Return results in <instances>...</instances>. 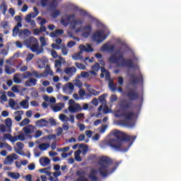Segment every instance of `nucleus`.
Wrapping results in <instances>:
<instances>
[{"label": "nucleus", "mask_w": 181, "mask_h": 181, "mask_svg": "<svg viewBox=\"0 0 181 181\" xmlns=\"http://www.w3.org/2000/svg\"><path fill=\"white\" fill-rule=\"evenodd\" d=\"M107 61L112 64H117V67H124V66H127V67H129V69L134 67L132 60L125 59L124 58V54L121 49H117L115 53L112 54L107 59Z\"/></svg>", "instance_id": "f257e3e1"}, {"label": "nucleus", "mask_w": 181, "mask_h": 181, "mask_svg": "<svg viewBox=\"0 0 181 181\" xmlns=\"http://www.w3.org/2000/svg\"><path fill=\"white\" fill-rule=\"evenodd\" d=\"M113 135L117 138L111 139L107 141V145L114 148L115 149H119L121 148V141H135V137L129 136L119 130L113 131Z\"/></svg>", "instance_id": "f03ea898"}, {"label": "nucleus", "mask_w": 181, "mask_h": 181, "mask_svg": "<svg viewBox=\"0 0 181 181\" xmlns=\"http://www.w3.org/2000/svg\"><path fill=\"white\" fill-rule=\"evenodd\" d=\"M129 84L130 86H134V88H132L129 86L127 97L129 100H136L139 97L138 92H136V89L134 87L136 84V76L132 75Z\"/></svg>", "instance_id": "7ed1b4c3"}, {"label": "nucleus", "mask_w": 181, "mask_h": 181, "mask_svg": "<svg viewBox=\"0 0 181 181\" xmlns=\"http://www.w3.org/2000/svg\"><path fill=\"white\" fill-rule=\"evenodd\" d=\"M112 163V160L111 158L107 156H103L100 158L99 161L100 168L99 172L101 176L105 177L107 176V168H108V165H111Z\"/></svg>", "instance_id": "20e7f679"}, {"label": "nucleus", "mask_w": 181, "mask_h": 181, "mask_svg": "<svg viewBox=\"0 0 181 181\" xmlns=\"http://www.w3.org/2000/svg\"><path fill=\"white\" fill-rule=\"evenodd\" d=\"M80 51L76 52L72 55V59L74 60H83V52H86V53H90V52H94V49L93 47L90 45V44H87L86 45H79Z\"/></svg>", "instance_id": "39448f33"}, {"label": "nucleus", "mask_w": 181, "mask_h": 181, "mask_svg": "<svg viewBox=\"0 0 181 181\" xmlns=\"http://www.w3.org/2000/svg\"><path fill=\"white\" fill-rule=\"evenodd\" d=\"M134 115H135V113L132 110H124L121 113L120 117L123 118L124 124L129 126V122L134 119Z\"/></svg>", "instance_id": "423d86ee"}, {"label": "nucleus", "mask_w": 181, "mask_h": 181, "mask_svg": "<svg viewBox=\"0 0 181 181\" xmlns=\"http://www.w3.org/2000/svg\"><path fill=\"white\" fill-rule=\"evenodd\" d=\"M68 111H69L71 114H75V112L83 111V108H81L80 104L76 103L73 99H70L69 101Z\"/></svg>", "instance_id": "0eeeda50"}, {"label": "nucleus", "mask_w": 181, "mask_h": 181, "mask_svg": "<svg viewBox=\"0 0 181 181\" xmlns=\"http://www.w3.org/2000/svg\"><path fill=\"white\" fill-rule=\"evenodd\" d=\"M105 39H107V37L104 34V31L98 30L93 35V40L97 43H103Z\"/></svg>", "instance_id": "6e6552de"}, {"label": "nucleus", "mask_w": 181, "mask_h": 181, "mask_svg": "<svg viewBox=\"0 0 181 181\" xmlns=\"http://www.w3.org/2000/svg\"><path fill=\"white\" fill-rule=\"evenodd\" d=\"M83 25V21L81 20H77V19H73L71 21L69 28L71 29H76V33H78L80 32L81 25Z\"/></svg>", "instance_id": "1a4fd4ad"}, {"label": "nucleus", "mask_w": 181, "mask_h": 181, "mask_svg": "<svg viewBox=\"0 0 181 181\" xmlns=\"http://www.w3.org/2000/svg\"><path fill=\"white\" fill-rule=\"evenodd\" d=\"M19 159V156L16 153H12L11 155L7 156L4 160V165L11 166L13 163V160Z\"/></svg>", "instance_id": "9d476101"}, {"label": "nucleus", "mask_w": 181, "mask_h": 181, "mask_svg": "<svg viewBox=\"0 0 181 181\" xmlns=\"http://www.w3.org/2000/svg\"><path fill=\"white\" fill-rule=\"evenodd\" d=\"M30 49L31 52L36 53V54H42L44 52L43 47L39 46L38 40L33 46L30 47Z\"/></svg>", "instance_id": "9b49d317"}, {"label": "nucleus", "mask_w": 181, "mask_h": 181, "mask_svg": "<svg viewBox=\"0 0 181 181\" xmlns=\"http://www.w3.org/2000/svg\"><path fill=\"white\" fill-rule=\"evenodd\" d=\"M74 14L65 15L61 19L62 25H63L64 26H68L70 22H71L73 19H74Z\"/></svg>", "instance_id": "f8f14e48"}, {"label": "nucleus", "mask_w": 181, "mask_h": 181, "mask_svg": "<svg viewBox=\"0 0 181 181\" xmlns=\"http://www.w3.org/2000/svg\"><path fill=\"white\" fill-rule=\"evenodd\" d=\"M62 90L65 94H73V91H74V85L71 83H67L63 86Z\"/></svg>", "instance_id": "ddd939ff"}, {"label": "nucleus", "mask_w": 181, "mask_h": 181, "mask_svg": "<svg viewBox=\"0 0 181 181\" xmlns=\"http://www.w3.org/2000/svg\"><path fill=\"white\" fill-rule=\"evenodd\" d=\"M37 41V39H36L35 37H30V38H27L23 40V43L28 47V49H30L32 47V46Z\"/></svg>", "instance_id": "4468645a"}, {"label": "nucleus", "mask_w": 181, "mask_h": 181, "mask_svg": "<svg viewBox=\"0 0 181 181\" xmlns=\"http://www.w3.org/2000/svg\"><path fill=\"white\" fill-rule=\"evenodd\" d=\"M50 107H51V110L54 111V112H57L59 111H62V110L64 108V103H59L55 104L54 105H52Z\"/></svg>", "instance_id": "2eb2a0df"}, {"label": "nucleus", "mask_w": 181, "mask_h": 181, "mask_svg": "<svg viewBox=\"0 0 181 181\" xmlns=\"http://www.w3.org/2000/svg\"><path fill=\"white\" fill-rule=\"evenodd\" d=\"M76 71L77 69L74 66L66 67L64 69V73L66 76H69V77H71L74 74H76Z\"/></svg>", "instance_id": "dca6fc26"}, {"label": "nucleus", "mask_w": 181, "mask_h": 181, "mask_svg": "<svg viewBox=\"0 0 181 181\" xmlns=\"http://www.w3.org/2000/svg\"><path fill=\"white\" fill-rule=\"evenodd\" d=\"M91 35V26L90 25H87L83 28L82 30V34L81 36L83 37H88Z\"/></svg>", "instance_id": "f3484780"}, {"label": "nucleus", "mask_w": 181, "mask_h": 181, "mask_svg": "<svg viewBox=\"0 0 181 181\" xmlns=\"http://www.w3.org/2000/svg\"><path fill=\"white\" fill-rule=\"evenodd\" d=\"M36 83H37V80L34 78H30L28 80L25 81V87H35L36 86Z\"/></svg>", "instance_id": "a211bd4d"}, {"label": "nucleus", "mask_w": 181, "mask_h": 181, "mask_svg": "<svg viewBox=\"0 0 181 181\" xmlns=\"http://www.w3.org/2000/svg\"><path fill=\"white\" fill-rule=\"evenodd\" d=\"M35 126L30 124L26 127H24L23 128V131L27 135H29L30 134H33L35 132Z\"/></svg>", "instance_id": "6ab92c4d"}, {"label": "nucleus", "mask_w": 181, "mask_h": 181, "mask_svg": "<svg viewBox=\"0 0 181 181\" xmlns=\"http://www.w3.org/2000/svg\"><path fill=\"white\" fill-rule=\"evenodd\" d=\"M25 114V112L23 110H18L14 112V119L16 121V122H20V121H22V115Z\"/></svg>", "instance_id": "aec40b11"}, {"label": "nucleus", "mask_w": 181, "mask_h": 181, "mask_svg": "<svg viewBox=\"0 0 181 181\" xmlns=\"http://www.w3.org/2000/svg\"><path fill=\"white\" fill-rule=\"evenodd\" d=\"M25 21L27 23H30L31 28H36V23L32 20V14H28L25 18Z\"/></svg>", "instance_id": "412c9836"}, {"label": "nucleus", "mask_w": 181, "mask_h": 181, "mask_svg": "<svg viewBox=\"0 0 181 181\" xmlns=\"http://www.w3.org/2000/svg\"><path fill=\"white\" fill-rule=\"evenodd\" d=\"M35 125L40 128H43V127H47L49 125V121L41 119L35 122Z\"/></svg>", "instance_id": "4be33fe9"}, {"label": "nucleus", "mask_w": 181, "mask_h": 181, "mask_svg": "<svg viewBox=\"0 0 181 181\" xmlns=\"http://www.w3.org/2000/svg\"><path fill=\"white\" fill-rule=\"evenodd\" d=\"M114 49H115V46L114 45H110L108 44H105L103 46L101 47L102 52H110V53H112L114 52Z\"/></svg>", "instance_id": "5701e85b"}, {"label": "nucleus", "mask_w": 181, "mask_h": 181, "mask_svg": "<svg viewBox=\"0 0 181 181\" xmlns=\"http://www.w3.org/2000/svg\"><path fill=\"white\" fill-rule=\"evenodd\" d=\"M40 163L41 166H49L50 165V160L47 157H41L40 158Z\"/></svg>", "instance_id": "b1692460"}, {"label": "nucleus", "mask_w": 181, "mask_h": 181, "mask_svg": "<svg viewBox=\"0 0 181 181\" xmlns=\"http://www.w3.org/2000/svg\"><path fill=\"white\" fill-rule=\"evenodd\" d=\"M8 105L11 107V108H13V110H19L21 107H19V105L16 102H15V100L10 99L8 100Z\"/></svg>", "instance_id": "393cba45"}, {"label": "nucleus", "mask_w": 181, "mask_h": 181, "mask_svg": "<svg viewBox=\"0 0 181 181\" xmlns=\"http://www.w3.org/2000/svg\"><path fill=\"white\" fill-rule=\"evenodd\" d=\"M97 173H98L97 170L92 169L89 175V179L93 181L98 180V177H97Z\"/></svg>", "instance_id": "a878e982"}, {"label": "nucleus", "mask_w": 181, "mask_h": 181, "mask_svg": "<svg viewBox=\"0 0 181 181\" xmlns=\"http://www.w3.org/2000/svg\"><path fill=\"white\" fill-rule=\"evenodd\" d=\"M4 139H8L11 142H16L18 141L17 136H12L10 134H4Z\"/></svg>", "instance_id": "bb28decb"}, {"label": "nucleus", "mask_w": 181, "mask_h": 181, "mask_svg": "<svg viewBox=\"0 0 181 181\" xmlns=\"http://www.w3.org/2000/svg\"><path fill=\"white\" fill-rule=\"evenodd\" d=\"M51 166L45 168H42V169H40L39 172L40 173H45L47 175V176H50L52 175V172H50V169H51Z\"/></svg>", "instance_id": "cd10ccee"}, {"label": "nucleus", "mask_w": 181, "mask_h": 181, "mask_svg": "<svg viewBox=\"0 0 181 181\" xmlns=\"http://www.w3.org/2000/svg\"><path fill=\"white\" fill-rule=\"evenodd\" d=\"M0 149H7L8 152L12 151V147L6 143L0 142Z\"/></svg>", "instance_id": "c85d7f7f"}, {"label": "nucleus", "mask_w": 181, "mask_h": 181, "mask_svg": "<svg viewBox=\"0 0 181 181\" xmlns=\"http://www.w3.org/2000/svg\"><path fill=\"white\" fill-rule=\"evenodd\" d=\"M108 87L112 93H115L117 91V84L114 83V81H110L108 83Z\"/></svg>", "instance_id": "c756f323"}, {"label": "nucleus", "mask_w": 181, "mask_h": 181, "mask_svg": "<svg viewBox=\"0 0 181 181\" xmlns=\"http://www.w3.org/2000/svg\"><path fill=\"white\" fill-rule=\"evenodd\" d=\"M120 106L122 107V108L124 109L129 108V107H131V103L128 102V100H124L120 103Z\"/></svg>", "instance_id": "7c9ffc66"}, {"label": "nucleus", "mask_w": 181, "mask_h": 181, "mask_svg": "<svg viewBox=\"0 0 181 181\" xmlns=\"http://www.w3.org/2000/svg\"><path fill=\"white\" fill-rule=\"evenodd\" d=\"M5 73H6V74H12L13 73H15V69L8 66V65H5Z\"/></svg>", "instance_id": "2f4dec72"}, {"label": "nucleus", "mask_w": 181, "mask_h": 181, "mask_svg": "<svg viewBox=\"0 0 181 181\" xmlns=\"http://www.w3.org/2000/svg\"><path fill=\"white\" fill-rule=\"evenodd\" d=\"M39 149L41 151H46V149L50 148V144L47 143H42L38 146Z\"/></svg>", "instance_id": "473e14b6"}, {"label": "nucleus", "mask_w": 181, "mask_h": 181, "mask_svg": "<svg viewBox=\"0 0 181 181\" xmlns=\"http://www.w3.org/2000/svg\"><path fill=\"white\" fill-rule=\"evenodd\" d=\"M11 129L8 128L6 124H0V132L2 133L11 132Z\"/></svg>", "instance_id": "72a5a7b5"}, {"label": "nucleus", "mask_w": 181, "mask_h": 181, "mask_svg": "<svg viewBox=\"0 0 181 181\" xmlns=\"http://www.w3.org/2000/svg\"><path fill=\"white\" fill-rule=\"evenodd\" d=\"M80 155H81V150H78L75 151L74 156H75V159L77 160V162H81L82 160Z\"/></svg>", "instance_id": "f704fd0d"}, {"label": "nucleus", "mask_w": 181, "mask_h": 181, "mask_svg": "<svg viewBox=\"0 0 181 181\" xmlns=\"http://www.w3.org/2000/svg\"><path fill=\"white\" fill-rule=\"evenodd\" d=\"M59 118L60 121H62V122H67L69 121V117H67L64 114H60L59 115Z\"/></svg>", "instance_id": "c9c22d12"}, {"label": "nucleus", "mask_w": 181, "mask_h": 181, "mask_svg": "<svg viewBox=\"0 0 181 181\" xmlns=\"http://www.w3.org/2000/svg\"><path fill=\"white\" fill-rule=\"evenodd\" d=\"M62 64L60 61H58L57 59L55 60L54 67L57 69V72L62 71V69H60Z\"/></svg>", "instance_id": "e433bc0d"}, {"label": "nucleus", "mask_w": 181, "mask_h": 181, "mask_svg": "<svg viewBox=\"0 0 181 181\" xmlns=\"http://www.w3.org/2000/svg\"><path fill=\"white\" fill-rule=\"evenodd\" d=\"M5 125L7 127V128H8V129H11V128H12V119L11 118H7L5 120Z\"/></svg>", "instance_id": "4c0bfd02"}, {"label": "nucleus", "mask_w": 181, "mask_h": 181, "mask_svg": "<svg viewBox=\"0 0 181 181\" xmlns=\"http://www.w3.org/2000/svg\"><path fill=\"white\" fill-rule=\"evenodd\" d=\"M8 176L12 177V179H19L21 177V174L19 173H9Z\"/></svg>", "instance_id": "58836bf2"}, {"label": "nucleus", "mask_w": 181, "mask_h": 181, "mask_svg": "<svg viewBox=\"0 0 181 181\" xmlns=\"http://www.w3.org/2000/svg\"><path fill=\"white\" fill-rule=\"evenodd\" d=\"M60 15V10H57V9H54L52 11V14L51 16L54 18H57V16H59Z\"/></svg>", "instance_id": "ea45409f"}, {"label": "nucleus", "mask_w": 181, "mask_h": 181, "mask_svg": "<svg viewBox=\"0 0 181 181\" xmlns=\"http://www.w3.org/2000/svg\"><path fill=\"white\" fill-rule=\"evenodd\" d=\"M28 124H30V120L28 118H25L20 122V127H25V125H28Z\"/></svg>", "instance_id": "a19ab883"}, {"label": "nucleus", "mask_w": 181, "mask_h": 181, "mask_svg": "<svg viewBox=\"0 0 181 181\" xmlns=\"http://www.w3.org/2000/svg\"><path fill=\"white\" fill-rule=\"evenodd\" d=\"M73 84L76 86V87H78L80 88V87H81V86H83V83L81 82L80 80L78 79H75L73 81Z\"/></svg>", "instance_id": "79ce46f5"}, {"label": "nucleus", "mask_w": 181, "mask_h": 181, "mask_svg": "<svg viewBox=\"0 0 181 181\" xmlns=\"http://www.w3.org/2000/svg\"><path fill=\"white\" fill-rule=\"evenodd\" d=\"M13 80L16 84H21L22 83V79L18 77V74L13 76Z\"/></svg>", "instance_id": "37998d69"}, {"label": "nucleus", "mask_w": 181, "mask_h": 181, "mask_svg": "<svg viewBox=\"0 0 181 181\" xmlns=\"http://www.w3.org/2000/svg\"><path fill=\"white\" fill-rule=\"evenodd\" d=\"M101 71H102V73H105L106 80H109L110 72H108V71H107L105 67L101 68Z\"/></svg>", "instance_id": "c03bdc74"}, {"label": "nucleus", "mask_w": 181, "mask_h": 181, "mask_svg": "<svg viewBox=\"0 0 181 181\" xmlns=\"http://www.w3.org/2000/svg\"><path fill=\"white\" fill-rule=\"evenodd\" d=\"M20 105L24 108H28L29 107V103L26 100H23L20 103Z\"/></svg>", "instance_id": "a18cd8bd"}, {"label": "nucleus", "mask_w": 181, "mask_h": 181, "mask_svg": "<svg viewBox=\"0 0 181 181\" xmlns=\"http://www.w3.org/2000/svg\"><path fill=\"white\" fill-rule=\"evenodd\" d=\"M75 66H76V67H77V69H80L81 70H86V66L83 64L76 62V63H75Z\"/></svg>", "instance_id": "49530a36"}, {"label": "nucleus", "mask_w": 181, "mask_h": 181, "mask_svg": "<svg viewBox=\"0 0 181 181\" xmlns=\"http://www.w3.org/2000/svg\"><path fill=\"white\" fill-rule=\"evenodd\" d=\"M7 8H8V6L6 5V4L2 3L1 6V9L4 15L6 12Z\"/></svg>", "instance_id": "de8ad7c7"}, {"label": "nucleus", "mask_w": 181, "mask_h": 181, "mask_svg": "<svg viewBox=\"0 0 181 181\" xmlns=\"http://www.w3.org/2000/svg\"><path fill=\"white\" fill-rule=\"evenodd\" d=\"M33 57H35V54H32V53H29L27 54V57L25 58L26 62H30Z\"/></svg>", "instance_id": "09e8293b"}, {"label": "nucleus", "mask_w": 181, "mask_h": 181, "mask_svg": "<svg viewBox=\"0 0 181 181\" xmlns=\"http://www.w3.org/2000/svg\"><path fill=\"white\" fill-rule=\"evenodd\" d=\"M17 137V141H25V135L23 134H19L17 136H14Z\"/></svg>", "instance_id": "8fccbe9b"}, {"label": "nucleus", "mask_w": 181, "mask_h": 181, "mask_svg": "<svg viewBox=\"0 0 181 181\" xmlns=\"http://www.w3.org/2000/svg\"><path fill=\"white\" fill-rule=\"evenodd\" d=\"M62 54H64V56H67V53H69V49H67V47L66 46H62Z\"/></svg>", "instance_id": "3c124183"}, {"label": "nucleus", "mask_w": 181, "mask_h": 181, "mask_svg": "<svg viewBox=\"0 0 181 181\" xmlns=\"http://www.w3.org/2000/svg\"><path fill=\"white\" fill-rule=\"evenodd\" d=\"M40 41L42 47L47 45V44H46V40H45V37H40Z\"/></svg>", "instance_id": "603ef678"}, {"label": "nucleus", "mask_w": 181, "mask_h": 181, "mask_svg": "<svg viewBox=\"0 0 181 181\" xmlns=\"http://www.w3.org/2000/svg\"><path fill=\"white\" fill-rule=\"evenodd\" d=\"M92 70L94 71H98L100 70V64L95 63L93 66H92Z\"/></svg>", "instance_id": "864d4df0"}, {"label": "nucleus", "mask_w": 181, "mask_h": 181, "mask_svg": "<svg viewBox=\"0 0 181 181\" xmlns=\"http://www.w3.org/2000/svg\"><path fill=\"white\" fill-rule=\"evenodd\" d=\"M1 25L2 26V28H4V29H8V28L9 26V22L3 21V22H1Z\"/></svg>", "instance_id": "5fc2aeb1"}, {"label": "nucleus", "mask_w": 181, "mask_h": 181, "mask_svg": "<svg viewBox=\"0 0 181 181\" xmlns=\"http://www.w3.org/2000/svg\"><path fill=\"white\" fill-rule=\"evenodd\" d=\"M16 146H17V148H18V149L20 151H22V149H23V147L25 146V145L23 144V143L18 141L16 143Z\"/></svg>", "instance_id": "6e6d98bb"}, {"label": "nucleus", "mask_w": 181, "mask_h": 181, "mask_svg": "<svg viewBox=\"0 0 181 181\" xmlns=\"http://www.w3.org/2000/svg\"><path fill=\"white\" fill-rule=\"evenodd\" d=\"M49 73H50V66H47L45 69V72L42 74V77H46L47 74H49Z\"/></svg>", "instance_id": "4d7b16f0"}, {"label": "nucleus", "mask_w": 181, "mask_h": 181, "mask_svg": "<svg viewBox=\"0 0 181 181\" xmlns=\"http://www.w3.org/2000/svg\"><path fill=\"white\" fill-rule=\"evenodd\" d=\"M81 76L83 78H88V77H90V74H88V72L82 71Z\"/></svg>", "instance_id": "13d9d810"}, {"label": "nucleus", "mask_w": 181, "mask_h": 181, "mask_svg": "<svg viewBox=\"0 0 181 181\" xmlns=\"http://www.w3.org/2000/svg\"><path fill=\"white\" fill-rule=\"evenodd\" d=\"M78 95L81 98H83L86 95V90L84 89H80L78 91Z\"/></svg>", "instance_id": "bf43d9fd"}, {"label": "nucleus", "mask_w": 181, "mask_h": 181, "mask_svg": "<svg viewBox=\"0 0 181 181\" xmlns=\"http://www.w3.org/2000/svg\"><path fill=\"white\" fill-rule=\"evenodd\" d=\"M42 131L37 130V131L35 132L34 137H35V139L40 138V136H42Z\"/></svg>", "instance_id": "052dcab7"}, {"label": "nucleus", "mask_w": 181, "mask_h": 181, "mask_svg": "<svg viewBox=\"0 0 181 181\" xmlns=\"http://www.w3.org/2000/svg\"><path fill=\"white\" fill-rule=\"evenodd\" d=\"M33 74L35 77V78H40V77H43V74H39V72L37 71H33Z\"/></svg>", "instance_id": "680f3d73"}, {"label": "nucleus", "mask_w": 181, "mask_h": 181, "mask_svg": "<svg viewBox=\"0 0 181 181\" xmlns=\"http://www.w3.org/2000/svg\"><path fill=\"white\" fill-rule=\"evenodd\" d=\"M19 33V28L18 27H14L13 29V36H16Z\"/></svg>", "instance_id": "e2e57ef3"}, {"label": "nucleus", "mask_w": 181, "mask_h": 181, "mask_svg": "<svg viewBox=\"0 0 181 181\" xmlns=\"http://www.w3.org/2000/svg\"><path fill=\"white\" fill-rule=\"evenodd\" d=\"M118 100V97H117V95H112L110 97V101L111 103H115Z\"/></svg>", "instance_id": "0e129e2a"}, {"label": "nucleus", "mask_w": 181, "mask_h": 181, "mask_svg": "<svg viewBox=\"0 0 181 181\" xmlns=\"http://www.w3.org/2000/svg\"><path fill=\"white\" fill-rule=\"evenodd\" d=\"M117 83L119 86H122V84H124V78H122V76H119L117 78Z\"/></svg>", "instance_id": "69168bd1"}, {"label": "nucleus", "mask_w": 181, "mask_h": 181, "mask_svg": "<svg viewBox=\"0 0 181 181\" xmlns=\"http://www.w3.org/2000/svg\"><path fill=\"white\" fill-rule=\"evenodd\" d=\"M89 93H90V94H92V95H98V94H100V92H98L94 89L89 90Z\"/></svg>", "instance_id": "338daca9"}, {"label": "nucleus", "mask_w": 181, "mask_h": 181, "mask_svg": "<svg viewBox=\"0 0 181 181\" xmlns=\"http://www.w3.org/2000/svg\"><path fill=\"white\" fill-rule=\"evenodd\" d=\"M75 181H88V180H87V178L83 176H81L78 179H76Z\"/></svg>", "instance_id": "774afa93"}]
</instances>
